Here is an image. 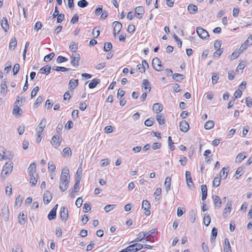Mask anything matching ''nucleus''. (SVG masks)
<instances>
[{
    "instance_id": "1",
    "label": "nucleus",
    "mask_w": 252,
    "mask_h": 252,
    "mask_svg": "<svg viewBox=\"0 0 252 252\" xmlns=\"http://www.w3.org/2000/svg\"><path fill=\"white\" fill-rule=\"evenodd\" d=\"M69 171L68 169L64 168L62 170L60 177V189L63 192L65 191L68 188L69 184Z\"/></svg>"
},
{
    "instance_id": "2",
    "label": "nucleus",
    "mask_w": 252,
    "mask_h": 252,
    "mask_svg": "<svg viewBox=\"0 0 252 252\" xmlns=\"http://www.w3.org/2000/svg\"><path fill=\"white\" fill-rule=\"evenodd\" d=\"M80 59V54L78 52L72 53L71 56V64L73 66L78 67Z\"/></svg>"
},
{
    "instance_id": "3",
    "label": "nucleus",
    "mask_w": 252,
    "mask_h": 252,
    "mask_svg": "<svg viewBox=\"0 0 252 252\" xmlns=\"http://www.w3.org/2000/svg\"><path fill=\"white\" fill-rule=\"evenodd\" d=\"M152 65L154 68L158 71H161L163 69V67L161 64V61L157 57L155 58L153 60Z\"/></svg>"
},
{
    "instance_id": "4",
    "label": "nucleus",
    "mask_w": 252,
    "mask_h": 252,
    "mask_svg": "<svg viewBox=\"0 0 252 252\" xmlns=\"http://www.w3.org/2000/svg\"><path fill=\"white\" fill-rule=\"evenodd\" d=\"M196 32L199 37L202 39H208L209 37V35L207 31L200 27L196 28Z\"/></svg>"
},
{
    "instance_id": "5",
    "label": "nucleus",
    "mask_w": 252,
    "mask_h": 252,
    "mask_svg": "<svg viewBox=\"0 0 252 252\" xmlns=\"http://www.w3.org/2000/svg\"><path fill=\"white\" fill-rule=\"evenodd\" d=\"M13 162L11 161L7 162L2 169V174L4 173L5 175L10 173L13 169Z\"/></svg>"
},
{
    "instance_id": "6",
    "label": "nucleus",
    "mask_w": 252,
    "mask_h": 252,
    "mask_svg": "<svg viewBox=\"0 0 252 252\" xmlns=\"http://www.w3.org/2000/svg\"><path fill=\"white\" fill-rule=\"evenodd\" d=\"M61 219L62 221H66L68 218V212L65 207H62L60 212Z\"/></svg>"
},
{
    "instance_id": "7",
    "label": "nucleus",
    "mask_w": 252,
    "mask_h": 252,
    "mask_svg": "<svg viewBox=\"0 0 252 252\" xmlns=\"http://www.w3.org/2000/svg\"><path fill=\"white\" fill-rule=\"evenodd\" d=\"M185 176L188 186L190 189H192L194 188V186L192 182L190 172L187 171L186 172Z\"/></svg>"
},
{
    "instance_id": "8",
    "label": "nucleus",
    "mask_w": 252,
    "mask_h": 252,
    "mask_svg": "<svg viewBox=\"0 0 252 252\" xmlns=\"http://www.w3.org/2000/svg\"><path fill=\"white\" fill-rule=\"evenodd\" d=\"M232 203L231 201H228L225 206V208L223 213V217L226 218L230 214V212L231 210Z\"/></svg>"
},
{
    "instance_id": "9",
    "label": "nucleus",
    "mask_w": 252,
    "mask_h": 252,
    "mask_svg": "<svg viewBox=\"0 0 252 252\" xmlns=\"http://www.w3.org/2000/svg\"><path fill=\"white\" fill-rule=\"evenodd\" d=\"M214 206L215 208H220L221 206L222 202L220 197L216 195H212Z\"/></svg>"
},
{
    "instance_id": "10",
    "label": "nucleus",
    "mask_w": 252,
    "mask_h": 252,
    "mask_svg": "<svg viewBox=\"0 0 252 252\" xmlns=\"http://www.w3.org/2000/svg\"><path fill=\"white\" fill-rule=\"evenodd\" d=\"M58 205L56 204L51 210L48 215L47 218L49 220H52L55 219L56 218V212Z\"/></svg>"
},
{
    "instance_id": "11",
    "label": "nucleus",
    "mask_w": 252,
    "mask_h": 252,
    "mask_svg": "<svg viewBox=\"0 0 252 252\" xmlns=\"http://www.w3.org/2000/svg\"><path fill=\"white\" fill-rule=\"evenodd\" d=\"M135 10L137 14V17L139 19H142L145 12L144 8L143 6H137L135 9Z\"/></svg>"
},
{
    "instance_id": "12",
    "label": "nucleus",
    "mask_w": 252,
    "mask_h": 252,
    "mask_svg": "<svg viewBox=\"0 0 252 252\" xmlns=\"http://www.w3.org/2000/svg\"><path fill=\"white\" fill-rule=\"evenodd\" d=\"M113 24L114 25V35L116 36V34H118L120 32L122 28V24L118 21L114 22Z\"/></svg>"
},
{
    "instance_id": "13",
    "label": "nucleus",
    "mask_w": 252,
    "mask_h": 252,
    "mask_svg": "<svg viewBox=\"0 0 252 252\" xmlns=\"http://www.w3.org/2000/svg\"><path fill=\"white\" fill-rule=\"evenodd\" d=\"M1 214L3 215L4 217V220L5 221L8 220L9 219V212L8 206L7 205H4L3 207L1 209Z\"/></svg>"
},
{
    "instance_id": "14",
    "label": "nucleus",
    "mask_w": 252,
    "mask_h": 252,
    "mask_svg": "<svg viewBox=\"0 0 252 252\" xmlns=\"http://www.w3.org/2000/svg\"><path fill=\"white\" fill-rule=\"evenodd\" d=\"M52 199V195L49 191H46L43 195V201L45 204H48Z\"/></svg>"
},
{
    "instance_id": "15",
    "label": "nucleus",
    "mask_w": 252,
    "mask_h": 252,
    "mask_svg": "<svg viewBox=\"0 0 252 252\" xmlns=\"http://www.w3.org/2000/svg\"><path fill=\"white\" fill-rule=\"evenodd\" d=\"M180 129L183 132H187L189 129V125L186 121H182L180 124Z\"/></svg>"
},
{
    "instance_id": "16",
    "label": "nucleus",
    "mask_w": 252,
    "mask_h": 252,
    "mask_svg": "<svg viewBox=\"0 0 252 252\" xmlns=\"http://www.w3.org/2000/svg\"><path fill=\"white\" fill-rule=\"evenodd\" d=\"M146 235V232H143V231L140 232L137 235V237L134 240L129 242V244L132 243L134 242H141L143 240H146V236H145Z\"/></svg>"
},
{
    "instance_id": "17",
    "label": "nucleus",
    "mask_w": 252,
    "mask_h": 252,
    "mask_svg": "<svg viewBox=\"0 0 252 252\" xmlns=\"http://www.w3.org/2000/svg\"><path fill=\"white\" fill-rule=\"evenodd\" d=\"M62 140L57 135H54L52 138L51 143L55 146L56 148L59 147L61 144Z\"/></svg>"
},
{
    "instance_id": "18",
    "label": "nucleus",
    "mask_w": 252,
    "mask_h": 252,
    "mask_svg": "<svg viewBox=\"0 0 252 252\" xmlns=\"http://www.w3.org/2000/svg\"><path fill=\"white\" fill-rule=\"evenodd\" d=\"M163 109L162 105L159 103H156L153 105V110L158 114Z\"/></svg>"
},
{
    "instance_id": "19",
    "label": "nucleus",
    "mask_w": 252,
    "mask_h": 252,
    "mask_svg": "<svg viewBox=\"0 0 252 252\" xmlns=\"http://www.w3.org/2000/svg\"><path fill=\"white\" fill-rule=\"evenodd\" d=\"M157 229L153 228L150 230L149 232L146 233V235L145 236L146 238V241H150L151 238L154 237L153 235L156 232H157Z\"/></svg>"
},
{
    "instance_id": "20",
    "label": "nucleus",
    "mask_w": 252,
    "mask_h": 252,
    "mask_svg": "<svg viewBox=\"0 0 252 252\" xmlns=\"http://www.w3.org/2000/svg\"><path fill=\"white\" fill-rule=\"evenodd\" d=\"M188 10L190 14H193L197 12L198 8L193 4H189L188 6Z\"/></svg>"
},
{
    "instance_id": "21",
    "label": "nucleus",
    "mask_w": 252,
    "mask_h": 252,
    "mask_svg": "<svg viewBox=\"0 0 252 252\" xmlns=\"http://www.w3.org/2000/svg\"><path fill=\"white\" fill-rule=\"evenodd\" d=\"M51 68H52L51 66H49V65H46L43 66L40 69V72L42 74L48 75L50 73Z\"/></svg>"
},
{
    "instance_id": "22",
    "label": "nucleus",
    "mask_w": 252,
    "mask_h": 252,
    "mask_svg": "<svg viewBox=\"0 0 252 252\" xmlns=\"http://www.w3.org/2000/svg\"><path fill=\"white\" fill-rule=\"evenodd\" d=\"M224 245L223 248L224 252H231V248L228 238H225Z\"/></svg>"
},
{
    "instance_id": "23",
    "label": "nucleus",
    "mask_w": 252,
    "mask_h": 252,
    "mask_svg": "<svg viewBox=\"0 0 252 252\" xmlns=\"http://www.w3.org/2000/svg\"><path fill=\"white\" fill-rule=\"evenodd\" d=\"M23 197L20 195H18L16 198L14 207L16 208H18L21 206L23 202Z\"/></svg>"
},
{
    "instance_id": "24",
    "label": "nucleus",
    "mask_w": 252,
    "mask_h": 252,
    "mask_svg": "<svg viewBox=\"0 0 252 252\" xmlns=\"http://www.w3.org/2000/svg\"><path fill=\"white\" fill-rule=\"evenodd\" d=\"M1 25L5 32L9 30V27L8 24L7 20L5 17H3L2 19Z\"/></svg>"
},
{
    "instance_id": "25",
    "label": "nucleus",
    "mask_w": 252,
    "mask_h": 252,
    "mask_svg": "<svg viewBox=\"0 0 252 252\" xmlns=\"http://www.w3.org/2000/svg\"><path fill=\"white\" fill-rule=\"evenodd\" d=\"M36 167V166L34 163H31L28 168L29 174H35V175H37L35 173Z\"/></svg>"
},
{
    "instance_id": "26",
    "label": "nucleus",
    "mask_w": 252,
    "mask_h": 252,
    "mask_svg": "<svg viewBox=\"0 0 252 252\" xmlns=\"http://www.w3.org/2000/svg\"><path fill=\"white\" fill-rule=\"evenodd\" d=\"M78 80L72 79L69 81V86L72 90L74 89L78 85Z\"/></svg>"
},
{
    "instance_id": "27",
    "label": "nucleus",
    "mask_w": 252,
    "mask_h": 252,
    "mask_svg": "<svg viewBox=\"0 0 252 252\" xmlns=\"http://www.w3.org/2000/svg\"><path fill=\"white\" fill-rule=\"evenodd\" d=\"M100 81L99 79L97 78L93 79L92 81L89 84V87L90 89L94 88L96 85L100 83Z\"/></svg>"
},
{
    "instance_id": "28",
    "label": "nucleus",
    "mask_w": 252,
    "mask_h": 252,
    "mask_svg": "<svg viewBox=\"0 0 252 252\" xmlns=\"http://www.w3.org/2000/svg\"><path fill=\"white\" fill-rule=\"evenodd\" d=\"M156 119L160 125H164L165 123L164 117L162 114H158L156 116Z\"/></svg>"
},
{
    "instance_id": "29",
    "label": "nucleus",
    "mask_w": 252,
    "mask_h": 252,
    "mask_svg": "<svg viewBox=\"0 0 252 252\" xmlns=\"http://www.w3.org/2000/svg\"><path fill=\"white\" fill-rule=\"evenodd\" d=\"M171 181V178L169 177H167L165 179L164 187L167 192L170 190Z\"/></svg>"
},
{
    "instance_id": "30",
    "label": "nucleus",
    "mask_w": 252,
    "mask_h": 252,
    "mask_svg": "<svg viewBox=\"0 0 252 252\" xmlns=\"http://www.w3.org/2000/svg\"><path fill=\"white\" fill-rule=\"evenodd\" d=\"M172 78L177 82H180L184 79V76L179 73H175L172 75Z\"/></svg>"
},
{
    "instance_id": "31",
    "label": "nucleus",
    "mask_w": 252,
    "mask_h": 252,
    "mask_svg": "<svg viewBox=\"0 0 252 252\" xmlns=\"http://www.w3.org/2000/svg\"><path fill=\"white\" fill-rule=\"evenodd\" d=\"M218 234V230L216 227H213L211 231L210 241L211 243L214 242Z\"/></svg>"
},
{
    "instance_id": "32",
    "label": "nucleus",
    "mask_w": 252,
    "mask_h": 252,
    "mask_svg": "<svg viewBox=\"0 0 252 252\" xmlns=\"http://www.w3.org/2000/svg\"><path fill=\"white\" fill-rule=\"evenodd\" d=\"M4 152L5 154L3 155L2 159H11L13 158L14 155L12 152L10 151H5Z\"/></svg>"
},
{
    "instance_id": "33",
    "label": "nucleus",
    "mask_w": 252,
    "mask_h": 252,
    "mask_svg": "<svg viewBox=\"0 0 252 252\" xmlns=\"http://www.w3.org/2000/svg\"><path fill=\"white\" fill-rule=\"evenodd\" d=\"M63 155L64 157L71 156L72 152L70 148L68 147L64 148L63 150Z\"/></svg>"
},
{
    "instance_id": "34",
    "label": "nucleus",
    "mask_w": 252,
    "mask_h": 252,
    "mask_svg": "<svg viewBox=\"0 0 252 252\" xmlns=\"http://www.w3.org/2000/svg\"><path fill=\"white\" fill-rule=\"evenodd\" d=\"M214 122L213 121H208L204 125V128L206 129H210L214 126Z\"/></svg>"
},
{
    "instance_id": "35",
    "label": "nucleus",
    "mask_w": 252,
    "mask_h": 252,
    "mask_svg": "<svg viewBox=\"0 0 252 252\" xmlns=\"http://www.w3.org/2000/svg\"><path fill=\"white\" fill-rule=\"evenodd\" d=\"M246 156L244 155L242 153L239 154L235 159V162L236 163H240L245 158Z\"/></svg>"
},
{
    "instance_id": "36",
    "label": "nucleus",
    "mask_w": 252,
    "mask_h": 252,
    "mask_svg": "<svg viewBox=\"0 0 252 252\" xmlns=\"http://www.w3.org/2000/svg\"><path fill=\"white\" fill-rule=\"evenodd\" d=\"M22 110L17 105H14L12 113L14 115H20L22 113Z\"/></svg>"
},
{
    "instance_id": "37",
    "label": "nucleus",
    "mask_w": 252,
    "mask_h": 252,
    "mask_svg": "<svg viewBox=\"0 0 252 252\" xmlns=\"http://www.w3.org/2000/svg\"><path fill=\"white\" fill-rule=\"evenodd\" d=\"M17 40L16 38H12L9 45V48L11 50L13 48V49H14L16 46H17Z\"/></svg>"
},
{
    "instance_id": "38",
    "label": "nucleus",
    "mask_w": 252,
    "mask_h": 252,
    "mask_svg": "<svg viewBox=\"0 0 252 252\" xmlns=\"http://www.w3.org/2000/svg\"><path fill=\"white\" fill-rule=\"evenodd\" d=\"M77 5L80 7L84 8L88 6V2L86 0H81L77 2Z\"/></svg>"
},
{
    "instance_id": "39",
    "label": "nucleus",
    "mask_w": 252,
    "mask_h": 252,
    "mask_svg": "<svg viewBox=\"0 0 252 252\" xmlns=\"http://www.w3.org/2000/svg\"><path fill=\"white\" fill-rule=\"evenodd\" d=\"M24 216L25 215L23 213H20L18 216L19 222L21 224H24L26 222Z\"/></svg>"
},
{
    "instance_id": "40",
    "label": "nucleus",
    "mask_w": 252,
    "mask_h": 252,
    "mask_svg": "<svg viewBox=\"0 0 252 252\" xmlns=\"http://www.w3.org/2000/svg\"><path fill=\"white\" fill-rule=\"evenodd\" d=\"M112 48V44L111 43L107 42H105L104 45V51L105 52L109 51Z\"/></svg>"
},
{
    "instance_id": "41",
    "label": "nucleus",
    "mask_w": 252,
    "mask_h": 252,
    "mask_svg": "<svg viewBox=\"0 0 252 252\" xmlns=\"http://www.w3.org/2000/svg\"><path fill=\"white\" fill-rule=\"evenodd\" d=\"M211 222V217L209 215H205L203 219L204 224L206 226H208Z\"/></svg>"
},
{
    "instance_id": "42",
    "label": "nucleus",
    "mask_w": 252,
    "mask_h": 252,
    "mask_svg": "<svg viewBox=\"0 0 252 252\" xmlns=\"http://www.w3.org/2000/svg\"><path fill=\"white\" fill-rule=\"evenodd\" d=\"M150 207H151L150 203L148 200H144L143 201L142 208H143L144 210H146V209H150Z\"/></svg>"
},
{
    "instance_id": "43",
    "label": "nucleus",
    "mask_w": 252,
    "mask_h": 252,
    "mask_svg": "<svg viewBox=\"0 0 252 252\" xmlns=\"http://www.w3.org/2000/svg\"><path fill=\"white\" fill-rule=\"evenodd\" d=\"M227 171L228 169L226 168H223L222 169L220 172V177L222 178L224 176V179H226L227 176Z\"/></svg>"
},
{
    "instance_id": "44",
    "label": "nucleus",
    "mask_w": 252,
    "mask_h": 252,
    "mask_svg": "<svg viewBox=\"0 0 252 252\" xmlns=\"http://www.w3.org/2000/svg\"><path fill=\"white\" fill-rule=\"evenodd\" d=\"M220 180L219 177H216L214 179L213 182V185L214 187H218L220 186Z\"/></svg>"
},
{
    "instance_id": "45",
    "label": "nucleus",
    "mask_w": 252,
    "mask_h": 252,
    "mask_svg": "<svg viewBox=\"0 0 252 252\" xmlns=\"http://www.w3.org/2000/svg\"><path fill=\"white\" fill-rule=\"evenodd\" d=\"M142 87L144 88L145 91H148L149 87H151L150 83L147 79L143 80Z\"/></svg>"
},
{
    "instance_id": "46",
    "label": "nucleus",
    "mask_w": 252,
    "mask_h": 252,
    "mask_svg": "<svg viewBox=\"0 0 252 252\" xmlns=\"http://www.w3.org/2000/svg\"><path fill=\"white\" fill-rule=\"evenodd\" d=\"M54 53H51L44 57V61L46 62H48L50 61H51L54 58Z\"/></svg>"
},
{
    "instance_id": "47",
    "label": "nucleus",
    "mask_w": 252,
    "mask_h": 252,
    "mask_svg": "<svg viewBox=\"0 0 252 252\" xmlns=\"http://www.w3.org/2000/svg\"><path fill=\"white\" fill-rule=\"evenodd\" d=\"M154 122H155L154 119L153 118H151L147 119L145 121L144 124H145V126H150L153 125Z\"/></svg>"
},
{
    "instance_id": "48",
    "label": "nucleus",
    "mask_w": 252,
    "mask_h": 252,
    "mask_svg": "<svg viewBox=\"0 0 252 252\" xmlns=\"http://www.w3.org/2000/svg\"><path fill=\"white\" fill-rule=\"evenodd\" d=\"M252 45V41L250 43V44H248V43H246L245 42H244L243 44H242L240 48V53H242L244 51H245L248 47V46H250V45Z\"/></svg>"
},
{
    "instance_id": "49",
    "label": "nucleus",
    "mask_w": 252,
    "mask_h": 252,
    "mask_svg": "<svg viewBox=\"0 0 252 252\" xmlns=\"http://www.w3.org/2000/svg\"><path fill=\"white\" fill-rule=\"evenodd\" d=\"M6 89H7V86H6V82L2 81L1 84V92H0L1 94H5L6 93V92L7 91Z\"/></svg>"
},
{
    "instance_id": "50",
    "label": "nucleus",
    "mask_w": 252,
    "mask_h": 252,
    "mask_svg": "<svg viewBox=\"0 0 252 252\" xmlns=\"http://www.w3.org/2000/svg\"><path fill=\"white\" fill-rule=\"evenodd\" d=\"M116 207V205L112 204V205H106L104 208V210L107 213L110 212L111 210L114 209Z\"/></svg>"
},
{
    "instance_id": "51",
    "label": "nucleus",
    "mask_w": 252,
    "mask_h": 252,
    "mask_svg": "<svg viewBox=\"0 0 252 252\" xmlns=\"http://www.w3.org/2000/svg\"><path fill=\"white\" fill-rule=\"evenodd\" d=\"M67 61H68V59L62 56H58L57 57V60H56L57 63H62L63 62H65Z\"/></svg>"
},
{
    "instance_id": "52",
    "label": "nucleus",
    "mask_w": 252,
    "mask_h": 252,
    "mask_svg": "<svg viewBox=\"0 0 252 252\" xmlns=\"http://www.w3.org/2000/svg\"><path fill=\"white\" fill-rule=\"evenodd\" d=\"M34 175L35 174L29 175L31 177L30 184H31L32 186H35L37 183V180L36 179Z\"/></svg>"
},
{
    "instance_id": "53",
    "label": "nucleus",
    "mask_w": 252,
    "mask_h": 252,
    "mask_svg": "<svg viewBox=\"0 0 252 252\" xmlns=\"http://www.w3.org/2000/svg\"><path fill=\"white\" fill-rule=\"evenodd\" d=\"M82 173V168L80 167L78 169V170L76 172L75 180H77L78 179V178H79V181H81Z\"/></svg>"
},
{
    "instance_id": "54",
    "label": "nucleus",
    "mask_w": 252,
    "mask_h": 252,
    "mask_svg": "<svg viewBox=\"0 0 252 252\" xmlns=\"http://www.w3.org/2000/svg\"><path fill=\"white\" fill-rule=\"evenodd\" d=\"M168 143L169 148L172 151L175 149V146H173L174 143L172 142V138L170 136L168 138Z\"/></svg>"
},
{
    "instance_id": "55",
    "label": "nucleus",
    "mask_w": 252,
    "mask_h": 252,
    "mask_svg": "<svg viewBox=\"0 0 252 252\" xmlns=\"http://www.w3.org/2000/svg\"><path fill=\"white\" fill-rule=\"evenodd\" d=\"M69 49H70L71 51H72V53L77 52L76 51L77 49V47L74 42H72L70 43V45L69 46Z\"/></svg>"
},
{
    "instance_id": "56",
    "label": "nucleus",
    "mask_w": 252,
    "mask_h": 252,
    "mask_svg": "<svg viewBox=\"0 0 252 252\" xmlns=\"http://www.w3.org/2000/svg\"><path fill=\"white\" fill-rule=\"evenodd\" d=\"M173 37L174 38V39L175 40V41L177 42L178 47L179 48H181L182 46V42L181 40L180 39H179L178 38V36L175 34H173Z\"/></svg>"
},
{
    "instance_id": "57",
    "label": "nucleus",
    "mask_w": 252,
    "mask_h": 252,
    "mask_svg": "<svg viewBox=\"0 0 252 252\" xmlns=\"http://www.w3.org/2000/svg\"><path fill=\"white\" fill-rule=\"evenodd\" d=\"M151 88L149 87V90L148 91H145L144 93L142 94L141 96L142 101H144L146 100L147 96V93H149L151 91Z\"/></svg>"
},
{
    "instance_id": "58",
    "label": "nucleus",
    "mask_w": 252,
    "mask_h": 252,
    "mask_svg": "<svg viewBox=\"0 0 252 252\" xmlns=\"http://www.w3.org/2000/svg\"><path fill=\"white\" fill-rule=\"evenodd\" d=\"M48 169L52 172H54L56 170V166L52 161L48 162Z\"/></svg>"
},
{
    "instance_id": "59",
    "label": "nucleus",
    "mask_w": 252,
    "mask_h": 252,
    "mask_svg": "<svg viewBox=\"0 0 252 252\" xmlns=\"http://www.w3.org/2000/svg\"><path fill=\"white\" fill-rule=\"evenodd\" d=\"M133 246L135 248V251L137 252L143 248V245L140 243L133 244Z\"/></svg>"
},
{
    "instance_id": "60",
    "label": "nucleus",
    "mask_w": 252,
    "mask_h": 252,
    "mask_svg": "<svg viewBox=\"0 0 252 252\" xmlns=\"http://www.w3.org/2000/svg\"><path fill=\"white\" fill-rule=\"evenodd\" d=\"M64 19V15L63 13L59 14L57 16V22L58 23H60L63 21Z\"/></svg>"
},
{
    "instance_id": "61",
    "label": "nucleus",
    "mask_w": 252,
    "mask_h": 252,
    "mask_svg": "<svg viewBox=\"0 0 252 252\" xmlns=\"http://www.w3.org/2000/svg\"><path fill=\"white\" fill-rule=\"evenodd\" d=\"M20 69V65L18 63H16L13 67V74L16 75L18 73Z\"/></svg>"
},
{
    "instance_id": "62",
    "label": "nucleus",
    "mask_w": 252,
    "mask_h": 252,
    "mask_svg": "<svg viewBox=\"0 0 252 252\" xmlns=\"http://www.w3.org/2000/svg\"><path fill=\"white\" fill-rule=\"evenodd\" d=\"M125 92L123 90L119 89L117 93V98L121 99L125 94Z\"/></svg>"
},
{
    "instance_id": "63",
    "label": "nucleus",
    "mask_w": 252,
    "mask_h": 252,
    "mask_svg": "<svg viewBox=\"0 0 252 252\" xmlns=\"http://www.w3.org/2000/svg\"><path fill=\"white\" fill-rule=\"evenodd\" d=\"M221 45V41L219 40H216L214 43V45L215 49H221L220 48Z\"/></svg>"
},
{
    "instance_id": "64",
    "label": "nucleus",
    "mask_w": 252,
    "mask_h": 252,
    "mask_svg": "<svg viewBox=\"0 0 252 252\" xmlns=\"http://www.w3.org/2000/svg\"><path fill=\"white\" fill-rule=\"evenodd\" d=\"M79 16L77 14H75L72 19H71L70 22L72 24H74L78 22Z\"/></svg>"
}]
</instances>
